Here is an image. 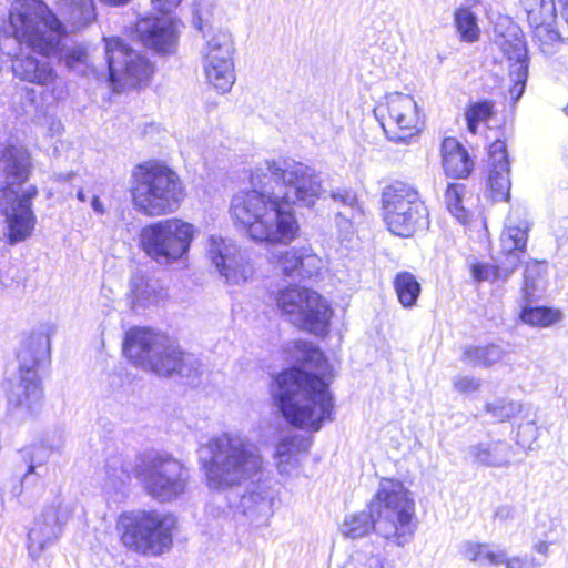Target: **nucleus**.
<instances>
[{
    "label": "nucleus",
    "mask_w": 568,
    "mask_h": 568,
    "mask_svg": "<svg viewBox=\"0 0 568 568\" xmlns=\"http://www.w3.org/2000/svg\"><path fill=\"white\" fill-rule=\"evenodd\" d=\"M297 346L305 352L303 361L314 364L315 367L322 371V365L326 362L323 353L317 349L312 343L298 342Z\"/></svg>",
    "instance_id": "obj_52"
},
{
    "label": "nucleus",
    "mask_w": 568,
    "mask_h": 568,
    "mask_svg": "<svg viewBox=\"0 0 568 568\" xmlns=\"http://www.w3.org/2000/svg\"><path fill=\"white\" fill-rule=\"evenodd\" d=\"M550 39H557L558 34L556 32H549Z\"/></svg>",
    "instance_id": "obj_61"
},
{
    "label": "nucleus",
    "mask_w": 568,
    "mask_h": 568,
    "mask_svg": "<svg viewBox=\"0 0 568 568\" xmlns=\"http://www.w3.org/2000/svg\"><path fill=\"white\" fill-rule=\"evenodd\" d=\"M504 561L501 565L505 568H538L541 564L537 562V560L531 556H513L508 557L506 550H504Z\"/></svg>",
    "instance_id": "obj_51"
},
{
    "label": "nucleus",
    "mask_w": 568,
    "mask_h": 568,
    "mask_svg": "<svg viewBox=\"0 0 568 568\" xmlns=\"http://www.w3.org/2000/svg\"><path fill=\"white\" fill-rule=\"evenodd\" d=\"M273 396L286 422L308 432H318L333 419V397L327 384L301 369H288L276 378Z\"/></svg>",
    "instance_id": "obj_4"
},
{
    "label": "nucleus",
    "mask_w": 568,
    "mask_h": 568,
    "mask_svg": "<svg viewBox=\"0 0 568 568\" xmlns=\"http://www.w3.org/2000/svg\"><path fill=\"white\" fill-rule=\"evenodd\" d=\"M71 514V506L57 499L36 518L27 542L28 554L33 560L39 559L45 549L59 540Z\"/></svg>",
    "instance_id": "obj_17"
},
{
    "label": "nucleus",
    "mask_w": 568,
    "mask_h": 568,
    "mask_svg": "<svg viewBox=\"0 0 568 568\" xmlns=\"http://www.w3.org/2000/svg\"><path fill=\"white\" fill-rule=\"evenodd\" d=\"M528 18L537 26V34L546 31L545 24H549L560 13V6L557 0H540L538 7L527 8Z\"/></svg>",
    "instance_id": "obj_43"
},
{
    "label": "nucleus",
    "mask_w": 568,
    "mask_h": 568,
    "mask_svg": "<svg viewBox=\"0 0 568 568\" xmlns=\"http://www.w3.org/2000/svg\"><path fill=\"white\" fill-rule=\"evenodd\" d=\"M468 454L473 463L479 466L507 468L510 466L514 450L508 443L495 440L473 445Z\"/></svg>",
    "instance_id": "obj_30"
},
{
    "label": "nucleus",
    "mask_w": 568,
    "mask_h": 568,
    "mask_svg": "<svg viewBox=\"0 0 568 568\" xmlns=\"http://www.w3.org/2000/svg\"><path fill=\"white\" fill-rule=\"evenodd\" d=\"M234 41L226 29H212L204 33L201 49L205 81L217 93L231 91L235 83Z\"/></svg>",
    "instance_id": "obj_13"
},
{
    "label": "nucleus",
    "mask_w": 568,
    "mask_h": 568,
    "mask_svg": "<svg viewBox=\"0 0 568 568\" xmlns=\"http://www.w3.org/2000/svg\"><path fill=\"white\" fill-rule=\"evenodd\" d=\"M393 284L398 302L403 307L412 308L417 304L422 286L414 274L400 272L395 276Z\"/></svg>",
    "instance_id": "obj_39"
},
{
    "label": "nucleus",
    "mask_w": 568,
    "mask_h": 568,
    "mask_svg": "<svg viewBox=\"0 0 568 568\" xmlns=\"http://www.w3.org/2000/svg\"><path fill=\"white\" fill-rule=\"evenodd\" d=\"M132 302L139 306L156 303L161 297V290L155 281L145 278L141 274H134L130 281Z\"/></svg>",
    "instance_id": "obj_38"
},
{
    "label": "nucleus",
    "mask_w": 568,
    "mask_h": 568,
    "mask_svg": "<svg viewBox=\"0 0 568 568\" xmlns=\"http://www.w3.org/2000/svg\"><path fill=\"white\" fill-rule=\"evenodd\" d=\"M332 199L337 204V226L342 232L352 233L353 223L363 215L356 194L348 190H338L332 193Z\"/></svg>",
    "instance_id": "obj_32"
},
{
    "label": "nucleus",
    "mask_w": 568,
    "mask_h": 568,
    "mask_svg": "<svg viewBox=\"0 0 568 568\" xmlns=\"http://www.w3.org/2000/svg\"><path fill=\"white\" fill-rule=\"evenodd\" d=\"M182 0H151L154 8L159 10L170 11L173 8H178Z\"/></svg>",
    "instance_id": "obj_54"
},
{
    "label": "nucleus",
    "mask_w": 568,
    "mask_h": 568,
    "mask_svg": "<svg viewBox=\"0 0 568 568\" xmlns=\"http://www.w3.org/2000/svg\"><path fill=\"white\" fill-rule=\"evenodd\" d=\"M206 447L211 457L203 463V470L211 490L224 491L239 487L263 469L260 449L237 433L212 437Z\"/></svg>",
    "instance_id": "obj_5"
},
{
    "label": "nucleus",
    "mask_w": 568,
    "mask_h": 568,
    "mask_svg": "<svg viewBox=\"0 0 568 568\" xmlns=\"http://www.w3.org/2000/svg\"><path fill=\"white\" fill-rule=\"evenodd\" d=\"M442 163L447 175L463 179L468 176L473 162L468 152L455 138H446L442 143Z\"/></svg>",
    "instance_id": "obj_31"
},
{
    "label": "nucleus",
    "mask_w": 568,
    "mask_h": 568,
    "mask_svg": "<svg viewBox=\"0 0 568 568\" xmlns=\"http://www.w3.org/2000/svg\"><path fill=\"white\" fill-rule=\"evenodd\" d=\"M368 507L369 511L345 517L341 527L344 537L359 539L374 531L397 547L410 542L417 529L415 500L400 480L382 478Z\"/></svg>",
    "instance_id": "obj_1"
},
{
    "label": "nucleus",
    "mask_w": 568,
    "mask_h": 568,
    "mask_svg": "<svg viewBox=\"0 0 568 568\" xmlns=\"http://www.w3.org/2000/svg\"><path fill=\"white\" fill-rule=\"evenodd\" d=\"M12 72L21 81L48 89L54 100H63L67 95L62 80L49 60L23 54L13 60Z\"/></svg>",
    "instance_id": "obj_20"
},
{
    "label": "nucleus",
    "mask_w": 568,
    "mask_h": 568,
    "mask_svg": "<svg viewBox=\"0 0 568 568\" xmlns=\"http://www.w3.org/2000/svg\"><path fill=\"white\" fill-rule=\"evenodd\" d=\"M542 265L537 262L528 263L524 274V293L531 296L536 290V277L541 274Z\"/></svg>",
    "instance_id": "obj_50"
},
{
    "label": "nucleus",
    "mask_w": 568,
    "mask_h": 568,
    "mask_svg": "<svg viewBox=\"0 0 568 568\" xmlns=\"http://www.w3.org/2000/svg\"><path fill=\"white\" fill-rule=\"evenodd\" d=\"M454 22L462 41L473 43L479 40L480 29L477 17L469 8H458L454 13Z\"/></svg>",
    "instance_id": "obj_42"
},
{
    "label": "nucleus",
    "mask_w": 568,
    "mask_h": 568,
    "mask_svg": "<svg viewBox=\"0 0 568 568\" xmlns=\"http://www.w3.org/2000/svg\"><path fill=\"white\" fill-rule=\"evenodd\" d=\"M273 498L272 489L258 484L242 495L237 508L256 526L266 525L272 516Z\"/></svg>",
    "instance_id": "obj_27"
},
{
    "label": "nucleus",
    "mask_w": 568,
    "mask_h": 568,
    "mask_svg": "<svg viewBox=\"0 0 568 568\" xmlns=\"http://www.w3.org/2000/svg\"><path fill=\"white\" fill-rule=\"evenodd\" d=\"M29 155L27 151L18 146H7L0 154V190L3 191V196L8 201H16L17 199H28L31 204V199L36 196L37 189L29 187L21 196L11 189L16 184L22 183L29 173Z\"/></svg>",
    "instance_id": "obj_21"
},
{
    "label": "nucleus",
    "mask_w": 568,
    "mask_h": 568,
    "mask_svg": "<svg viewBox=\"0 0 568 568\" xmlns=\"http://www.w3.org/2000/svg\"><path fill=\"white\" fill-rule=\"evenodd\" d=\"M558 2H562V0H557ZM568 0H564V2H567Z\"/></svg>",
    "instance_id": "obj_62"
},
{
    "label": "nucleus",
    "mask_w": 568,
    "mask_h": 568,
    "mask_svg": "<svg viewBox=\"0 0 568 568\" xmlns=\"http://www.w3.org/2000/svg\"><path fill=\"white\" fill-rule=\"evenodd\" d=\"M148 495L160 503L175 500L182 496L189 483V469L169 454L151 453L136 467Z\"/></svg>",
    "instance_id": "obj_12"
},
{
    "label": "nucleus",
    "mask_w": 568,
    "mask_h": 568,
    "mask_svg": "<svg viewBox=\"0 0 568 568\" xmlns=\"http://www.w3.org/2000/svg\"><path fill=\"white\" fill-rule=\"evenodd\" d=\"M528 226L526 223L523 225H507L500 235L501 253L505 260L510 255L518 256V252H523L526 247Z\"/></svg>",
    "instance_id": "obj_40"
},
{
    "label": "nucleus",
    "mask_w": 568,
    "mask_h": 568,
    "mask_svg": "<svg viewBox=\"0 0 568 568\" xmlns=\"http://www.w3.org/2000/svg\"><path fill=\"white\" fill-rule=\"evenodd\" d=\"M383 207L386 209H404L403 206L423 203L418 192L410 185L403 182H394L387 185L382 193Z\"/></svg>",
    "instance_id": "obj_37"
},
{
    "label": "nucleus",
    "mask_w": 568,
    "mask_h": 568,
    "mask_svg": "<svg viewBox=\"0 0 568 568\" xmlns=\"http://www.w3.org/2000/svg\"><path fill=\"white\" fill-rule=\"evenodd\" d=\"M8 30L14 40L43 58H60L70 70L88 62L83 45L65 48L70 31L55 12L42 0H13L9 8Z\"/></svg>",
    "instance_id": "obj_2"
},
{
    "label": "nucleus",
    "mask_w": 568,
    "mask_h": 568,
    "mask_svg": "<svg viewBox=\"0 0 568 568\" xmlns=\"http://www.w3.org/2000/svg\"><path fill=\"white\" fill-rule=\"evenodd\" d=\"M207 257L212 265L230 285H241L253 278L255 267L247 254L235 243L212 235L207 240Z\"/></svg>",
    "instance_id": "obj_16"
},
{
    "label": "nucleus",
    "mask_w": 568,
    "mask_h": 568,
    "mask_svg": "<svg viewBox=\"0 0 568 568\" xmlns=\"http://www.w3.org/2000/svg\"><path fill=\"white\" fill-rule=\"evenodd\" d=\"M268 258L286 276L311 277L322 266L321 257L305 246L276 250Z\"/></svg>",
    "instance_id": "obj_23"
},
{
    "label": "nucleus",
    "mask_w": 568,
    "mask_h": 568,
    "mask_svg": "<svg viewBox=\"0 0 568 568\" xmlns=\"http://www.w3.org/2000/svg\"><path fill=\"white\" fill-rule=\"evenodd\" d=\"M506 351L496 344L468 345L462 352V361L473 367L489 368L504 359Z\"/></svg>",
    "instance_id": "obj_35"
},
{
    "label": "nucleus",
    "mask_w": 568,
    "mask_h": 568,
    "mask_svg": "<svg viewBox=\"0 0 568 568\" xmlns=\"http://www.w3.org/2000/svg\"><path fill=\"white\" fill-rule=\"evenodd\" d=\"M459 554L464 559L480 566H499L505 560L504 549L488 544L465 541L459 548Z\"/></svg>",
    "instance_id": "obj_36"
},
{
    "label": "nucleus",
    "mask_w": 568,
    "mask_h": 568,
    "mask_svg": "<svg viewBox=\"0 0 568 568\" xmlns=\"http://www.w3.org/2000/svg\"><path fill=\"white\" fill-rule=\"evenodd\" d=\"M77 197L81 202H85L87 201V195L84 194V192L82 190L78 191Z\"/></svg>",
    "instance_id": "obj_60"
},
{
    "label": "nucleus",
    "mask_w": 568,
    "mask_h": 568,
    "mask_svg": "<svg viewBox=\"0 0 568 568\" xmlns=\"http://www.w3.org/2000/svg\"><path fill=\"white\" fill-rule=\"evenodd\" d=\"M9 205L4 210L7 234L11 244L28 239L36 225V216L30 209L28 199H17L8 201Z\"/></svg>",
    "instance_id": "obj_25"
},
{
    "label": "nucleus",
    "mask_w": 568,
    "mask_h": 568,
    "mask_svg": "<svg viewBox=\"0 0 568 568\" xmlns=\"http://www.w3.org/2000/svg\"><path fill=\"white\" fill-rule=\"evenodd\" d=\"M105 54L110 81L115 91L144 87L153 74V64L148 58L129 48L119 38H105Z\"/></svg>",
    "instance_id": "obj_14"
},
{
    "label": "nucleus",
    "mask_w": 568,
    "mask_h": 568,
    "mask_svg": "<svg viewBox=\"0 0 568 568\" xmlns=\"http://www.w3.org/2000/svg\"><path fill=\"white\" fill-rule=\"evenodd\" d=\"M366 568H393V566L379 556H372L367 559Z\"/></svg>",
    "instance_id": "obj_55"
},
{
    "label": "nucleus",
    "mask_w": 568,
    "mask_h": 568,
    "mask_svg": "<svg viewBox=\"0 0 568 568\" xmlns=\"http://www.w3.org/2000/svg\"><path fill=\"white\" fill-rule=\"evenodd\" d=\"M123 349L138 366L161 377L178 374L190 378L200 368V362L194 355L182 352L168 335L149 328L130 329Z\"/></svg>",
    "instance_id": "obj_6"
},
{
    "label": "nucleus",
    "mask_w": 568,
    "mask_h": 568,
    "mask_svg": "<svg viewBox=\"0 0 568 568\" xmlns=\"http://www.w3.org/2000/svg\"><path fill=\"white\" fill-rule=\"evenodd\" d=\"M490 169L488 186L493 201H508L510 196L509 161L504 141L496 140L489 146Z\"/></svg>",
    "instance_id": "obj_24"
},
{
    "label": "nucleus",
    "mask_w": 568,
    "mask_h": 568,
    "mask_svg": "<svg viewBox=\"0 0 568 568\" xmlns=\"http://www.w3.org/2000/svg\"><path fill=\"white\" fill-rule=\"evenodd\" d=\"M463 186L460 184H449L445 192V202L450 213L460 222L466 223L468 214L462 205Z\"/></svg>",
    "instance_id": "obj_47"
},
{
    "label": "nucleus",
    "mask_w": 568,
    "mask_h": 568,
    "mask_svg": "<svg viewBox=\"0 0 568 568\" xmlns=\"http://www.w3.org/2000/svg\"><path fill=\"white\" fill-rule=\"evenodd\" d=\"M513 509L508 506H501L496 510V517L500 519H509L513 517Z\"/></svg>",
    "instance_id": "obj_56"
},
{
    "label": "nucleus",
    "mask_w": 568,
    "mask_h": 568,
    "mask_svg": "<svg viewBox=\"0 0 568 568\" xmlns=\"http://www.w3.org/2000/svg\"><path fill=\"white\" fill-rule=\"evenodd\" d=\"M102 3L112 7H121L129 3L131 0H100Z\"/></svg>",
    "instance_id": "obj_59"
},
{
    "label": "nucleus",
    "mask_w": 568,
    "mask_h": 568,
    "mask_svg": "<svg viewBox=\"0 0 568 568\" xmlns=\"http://www.w3.org/2000/svg\"><path fill=\"white\" fill-rule=\"evenodd\" d=\"M252 186L281 191L288 204L312 206L321 197L323 187L318 174L300 162L276 163L266 161L256 166L251 175Z\"/></svg>",
    "instance_id": "obj_9"
},
{
    "label": "nucleus",
    "mask_w": 568,
    "mask_h": 568,
    "mask_svg": "<svg viewBox=\"0 0 568 568\" xmlns=\"http://www.w3.org/2000/svg\"><path fill=\"white\" fill-rule=\"evenodd\" d=\"M499 47L508 64V75L513 83L509 95L513 101H518L523 95L528 78L527 48L521 36L514 31L509 36H501Z\"/></svg>",
    "instance_id": "obj_22"
},
{
    "label": "nucleus",
    "mask_w": 568,
    "mask_h": 568,
    "mask_svg": "<svg viewBox=\"0 0 568 568\" xmlns=\"http://www.w3.org/2000/svg\"><path fill=\"white\" fill-rule=\"evenodd\" d=\"M453 389L464 396H473L480 392L481 379L471 375H456L452 381Z\"/></svg>",
    "instance_id": "obj_49"
},
{
    "label": "nucleus",
    "mask_w": 568,
    "mask_h": 568,
    "mask_svg": "<svg viewBox=\"0 0 568 568\" xmlns=\"http://www.w3.org/2000/svg\"><path fill=\"white\" fill-rule=\"evenodd\" d=\"M91 207L98 214H104L105 207L98 195H94L91 200Z\"/></svg>",
    "instance_id": "obj_57"
},
{
    "label": "nucleus",
    "mask_w": 568,
    "mask_h": 568,
    "mask_svg": "<svg viewBox=\"0 0 568 568\" xmlns=\"http://www.w3.org/2000/svg\"><path fill=\"white\" fill-rule=\"evenodd\" d=\"M105 473L110 486L116 487L119 484L123 485L130 479L129 467L119 457H113L108 460Z\"/></svg>",
    "instance_id": "obj_48"
},
{
    "label": "nucleus",
    "mask_w": 568,
    "mask_h": 568,
    "mask_svg": "<svg viewBox=\"0 0 568 568\" xmlns=\"http://www.w3.org/2000/svg\"><path fill=\"white\" fill-rule=\"evenodd\" d=\"M130 193L134 210L149 217L174 213L184 199L179 175L168 165L155 161L133 169Z\"/></svg>",
    "instance_id": "obj_7"
},
{
    "label": "nucleus",
    "mask_w": 568,
    "mask_h": 568,
    "mask_svg": "<svg viewBox=\"0 0 568 568\" xmlns=\"http://www.w3.org/2000/svg\"><path fill=\"white\" fill-rule=\"evenodd\" d=\"M566 113L568 114V106L566 108Z\"/></svg>",
    "instance_id": "obj_63"
},
{
    "label": "nucleus",
    "mask_w": 568,
    "mask_h": 568,
    "mask_svg": "<svg viewBox=\"0 0 568 568\" xmlns=\"http://www.w3.org/2000/svg\"><path fill=\"white\" fill-rule=\"evenodd\" d=\"M214 3L211 0H197L192 7V26L204 33L212 29H222L213 26Z\"/></svg>",
    "instance_id": "obj_44"
},
{
    "label": "nucleus",
    "mask_w": 568,
    "mask_h": 568,
    "mask_svg": "<svg viewBox=\"0 0 568 568\" xmlns=\"http://www.w3.org/2000/svg\"><path fill=\"white\" fill-rule=\"evenodd\" d=\"M520 258L510 255L507 260L500 261L498 265L487 263H475L470 266L471 276L477 282H506L515 272Z\"/></svg>",
    "instance_id": "obj_34"
},
{
    "label": "nucleus",
    "mask_w": 568,
    "mask_h": 568,
    "mask_svg": "<svg viewBox=\"0 0 568 568\" xmlns=\"http://www.w3.org/2000/svg\"><path fill=\"white\" fill-rule=\"evenodd\" d=\"M493 112L494 103L490 101H479L470 104L465 112L468 131L476 134L478 124L488 121Z\"/></svg>",
    "instance_id": "obj_46"
},
{
    "label": "nucleus",
    "mask_w": 568,
    "mask_h": 568,
    "mask_svg": "<svg viewBox=\"0 0 568 568\" xmlns=\"http://www.w3.org/2000/svg\"><path fill=\"white\" fill-rule=\"evenodd\" d=\"M153 10L162 13V17H146L138 21L136 36L143 45L159 52V53H173L178 47L179 22L172 17L170 11Z\"/></svg>",
    "instance_id": "obj_19"
},
{
    "label": "nucleus",
    "mask_w": 568,
    "mask_h": 568,
    "mask_svg": "<svg viewBox=\"0 0 568 568\" xmlns=\"http://www.w3.org/2000/svg\"><path fill=\"white\" fill-rule=\"evenodd\" d=\"M403 207L400 210L398 207L384 210V219L393 234L408 237L426 215V207L424 203Z\"/></svg>",
    "instance_id": "obj_29"
},
{
    "label": "nucleus",
    "mask_w": 568,
    "mask_h": 568,
    "mask_svg": "<svg viewBox=\"0 0 568 568\" xmlns=\"http://www.w3.org/2000/svg\"><path fill=\"white\" fill-rule=\"evenodd\" d=\"M8 410L11 418L26 422L37 416L42 408L43 392L38 373H18L8 381Z\"/></svg>",
    "instance_id": "obj_18"
},
{
    "label": "nucleus",
    "mask_w": 568,
    "mask_h": 568,
    "mask_svg": "<svg viewBox=\"0 0 568 568\" xmlns=\"http://www.w3.org/2000/svg\"><path fill=\"white\" fill-rule=\"evenodd\" d=\"M59 9L71 31L87 27L95 17L92 0H60Z\"/></svg>",
    "instance_id": "obj_33"
},
{
    "label": "nucleus",
    "mask_w": 568,
    "mask_h": 568,
    "mask_svg": "<svg viewBox=\"0 0 568 568\" xmlns=\"http://www.w3.org/2000/svg\"><path fill=\"white\" fill-rule=\"evenodd\" d=\"M534 549L542 555H547L549 550V544L547 541H539L534 546Z\"/></svg>",
    "instance_id": "obj_58"
},
{
    "label": "nucleus",
    "mask_w": 568,
    "mask_h": 568,
    "mask_svg": "<svg viewBox=\"0 0 568 568\" xmlns=\"http://www.w3.org/2000/svg\"><path fill=\"white\" fill-rule=\"evenodd\" d=\"M37 448H30L24 450V457L29 460L28 471L27 475L33 474L36 471V468L40 465H42L43 460H39L36 463L34 456H36Z\"/></svg>",
    "instance_id": "obj_53"
},
{
    "label": "nucleus",
    "mask_w": 568,
    "mask_h": 568,
    "mask_svg": "<svg viewBox=\"0 0 568 568\" xmlns=\"http://www.w3.org/2000/svg\"><path fill=\"white\" fill-rule=\"evenodd\" d=\"M310 448V442L303 436H287L276 446V468L282 476L294 477L300 474L301 460Z\"/></svg>",
    "instance_id": "obj_28"
},
{
    "label": "nucleus",
    "mask_w": 568,
    "mask_h": 568,
    "mask_svg": "<svg viewBox=\"0 0 568 568\" xmlns=\"http://www.w3.org/2000/svg\"><path fill=\"white\" fill-rule=\"evenodd\" d=\"M176 520L156 510L135 509L121 513L115 521L120 544L128 550L156 557L173 542Z\"/></svg>",
    "instance_id": "obj_8"
},
{
    "label": "nucleus",
    "mask_w": 568,
    "mask_h": 568,
    "mask_svg": "<svg viewBox=\"0 0 568 568\" xmlns=\"http://www.w3.org/2000/svg\"><path fill=\"white\" fill-rule=\"evenodd\" d=\"M194 233L193 224L171 217L145 225L139 241L150 258L159 264H170L187 254Z\"/></svg>",
    "instance_id": "obj_11"
},
{
    "label": "nucleus",
    "mask_w": 568,
    "mask_h": 568,
    "mask_svg": "<svg viewBox=\"0 0 568 568\" xmlns=\"http://www.w3.org/2000/svg\"><path fill=\"white\" fill-rule=\"evenodd\" d=\"M230 214L248 237L257 243L288 244L295 240L298 223L288 204L275 189L252 186L236 193L230 204Z\"/></svg>",
    "instance_id": "obj_3"
},
{
    "label": "nucleus",
    "mask_w": 568,
    "mask_h": 568,
    "mask_svg": "<svg viewBox=\"0 0 568 568\" xmlns=\"http://www.w3.org/2000/svg\"><path fill=\"white\" fill-rule=\"evenodd\" d=\"M485 410L496 420L504 423L518 416L523 410V404L509 398H498L486 403Z\"/></svg>",
    "instance_id": "obj_45"
},
{
    "label": "nucleus",
    "mask_w": 568,
    "mask_h": 568,
    "mask_svg": "<svg viewBox=\"0 0 568 568\" xmlns=\"http://www.w3.org/2000/svg\"><path fill=\"white\" fill-rule=\"evenodd\" d=\"M520 320L534 327H549L562 320V313L558 308L537 306L524 307L520 313Z\"/></svg>",
    "instance_id": "obj_41"
},
{
    "label": "nucleus",
    "mask_w": 568,
    "mask_h": 568,
    "mask_svg": "<svg viewBox=\"0 0 568 568\" xmlns=\"http://www.w3.org/2000/svg\"><path fill=\"white\" fill-rule=\"evenodd\" d=\"M385 134L393 141H405L419 131L422 114L413 97L388 93L374 108Z\"/></svg>",
    "instance_id": "obj_15"
},
{
    "label": "nucleus",
    "mask_w": 568,
    "mask_h": 568,
    "mask_svg": "<svg viewBox=\"0 0 568 568\" xmlns=\"http://www.w3.org/2000/svg\"><path fill=\"white\" fill-rule=\"evenodd\" d=\"M274 298L281 314L294 326L314 335L327 333L333 312L317 292L292 285L278 290Z\"/></svg>",
    "instance_id": "obj_10"
},
{
    "label": "nucleus",
    "mask_w": 568,
    "mask_h": 568,
    "mask_svg": "<svg viewBox=\"0 0 568 568\" xmlns=\"http://www.w3.org/2000/svg\"><path fill=\"white\" fill-rule=\"evenodd\" d=\"M50 332L49 329L32 333L28 336L18 351V373L28 374L37 372V366L50 357Z\"/></svg>",
    "instance_id": "obj_26"
}]
</instances>
